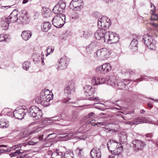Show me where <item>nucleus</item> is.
<instances>
[{
	"label": "nucleus",
	"mask_w": 158,
	"mask_h": 158,
	"mask_svg": "<svg viewBox=\"0 0 158 158\" xmlns=\"http://www.w3.org/2000/svg\"><path fill=\"white\" fill-rule=\"evenodd\" d=\"M117 79L113 76H107L106 78V83L107 84L114 87Z\"/></svg>",
	"instance_id": "obj_22"
},
{
	"label": "nucleus",
	"mask_w": 158,
	"mask_h": 158,
	"mask_svg": "<svg viewBox=\"0 0 158 158\" xmlns=\"http://www.w3.org/2000/svg\"><path fill=\"white\" fill-rule=\"evenodd\" d=\"M7 35H4V34H1L0 35V42L3 41H7L8 40V36Z\"/></svg>",
	"instance_id": "obj_38"
},
{
	"label": "nucleus",
	"mask_w": 158,
	"mask_h": 158,
	"mask_svg": "<svg viewBox=\"0 0 158 158\" xmlns=\"http://www.w3.org/2000/svg\"><path fill=\"white\" fill-rule=\"evenodd\" d=\"M77 118V115L76 114H74L72 117V121H75Z\"/></svg>",
	"instance_id": "obj_57"
},
{
	"label": "nucleus",
	"mask_w": 158,
	"mask_h": 158,
	"mask_svg": "<svg viewBox=\"0 0 158 158\" xmlns=\"http://www.w3.org/2000/svg\"><path fill=\"white\" fill-rule=\"evenodd\" d=\"M94 114L93 112H91L89 113L88 114L89 118L91 117L92 116H93Z\"/></svg>",
	"instance_id": "obj_63"
},
{
	"label": "nucleus",
	"mask_w": 158,
	"mask_h": 158,
	"mask_svg": "<svg viewBox=\"0 0 158 158\" xmlns=\"http://www.w3.org/2000/svg\"><path fill=\"white\" fill-rule=\"evenodd\" d=\"M96 71L98 73L104 72L102 65L101 66H98L96 68Z\"/></svg>",
	"instance_id": "obj_49"
},
{
	"label": "nucleus",
	"mask_w": 158,
	"mask_h": 158,
	"mask_svg": "<svg viewBox=\"0 0 158 158\" xmlns=\"http://www.w3.org/2000/svg\"><path fill=\"white\" fill-rule=\"evenodd\" d=\"M75 91L74 83L72 82H69L68 83V85L64 89V93L67 96H69Z\"/></svg>",
	"instance_id": "obj_17"
},
{
	"label": "nucleus",
	"mask_w": 158,
	"mask_h": 158,
	"mask_svg": "<svg viewBox=\"0 0 158 158\" xmlns=\"http://www.w3.org/2000/svg\"><path fill=\"white\" fill-rule=\"evenodd\" d=\"M137 40L136 39H133L131 42L129 47V48L133 50V51H135L138 50Z\"/></svg>",
	"instance_id": "obj_27"
},
{
	"label": "nucleus",
	"mask_w": 158,
	"mask_h": 158,
	"mask_svg": "<svg viewBox=\"0 0 158 158\" xmlns=\"http://www.w3.org/2000/svg\"><path fill=\"white\" fill-rule=\"evenodd\" d=\"M53 96L52 91L50 92L48 89H45L41 92L40 96L36 98L35 102L43 106H49L48 102L53 98Z\"/></svg>",
	"instance_id": "obj_1"
},
{
	"label": "nucleus",
	"mask_w": 158,
	"mask_h": 158,
	"mask_svg": "<svg viewBox=\"0 0 158 158\" xmlns=\"http://www.w3.org/2000/svg\"><path fill=\"white\" fill-rule=\"evenodd\" d=\"M15 147V145L12 147V149H14L15 151L11 153L10 154V155L11 157L16 156L18 155L22 154L23 152V151H21L22 150H20L21 147L20 146H18Z\"/></svg>",
	"instance_id": "obj_23"
},
{
	"label": "nucleus",
	"mask_w": 158,
	"mask_h": 158,
	"mask_svg": "<svg viewBox=\"0 0 158 158\" xmlns=\"http://www.w3.org/2000/svg\"><path fill=\"white\" fill-rule=\"evenodd\" d=\"M62 119H63V118H62L61 115H58L51 118L50 120L54 122L58 121H59Z\"/></svg>",
	"instance_id": "obj_37"
},
{
	"label": "nucleus",
	"mask_w": 158,
	"mask_h": 158,
	"mask_svg": "<svg viewBox=\"0 0 158 158\" xmlns=\"http://www.w3.org/2000/svg\"><path fill=\"white\" fill-rule=\"evenodd\" d=\"M143 40L144 44L150 49L153 50L155 49L156 42L152 36L148 34H145L143 36Z\"/></svg>",
	"instance_id": "obj_8"
},
{
	"label": "nucleus",
	"mask_w": 158,
	"mask_h": 158,
	"mask_svg": "<svg viewBox=\"0 0 158 158\" xmlns=\"http://www.w3.org/2000/svg\"><path fill=\"white\" fill-rule=\"evenodd\" d=\"M1 26L2 29L4 30H6L8 29L9 26V23L8 20H7L6 19L1 21Z\"/></svg>",
	"instance_id": "obj_31"
},
{
	"label": "nucleus",
	"mask_w": 158,
	"mask_h": 158,
	"mask_svg": "<svg viewBox=\"0 0 158 158\" xmlns=\"http://www.w3.org/2000/svg\"><path fill=\"white\" fill-rule=\"evenodd\" d=\"M145 135L147 137L151 138L153 136V135L152 133H149Z\"/></svg>",
	"instance_id": "obj_56"
},
{
	"label": "nucleus",
	"mask_w": 158,
	"mask_h": 158,
	"mask_svg": "<svg viewBox=\"0 0 158 158\" xmlns=\"http://www.w3.org/2000/svg\"><path fill=\"white\" fill-rule=\"evenodd\" d=\"M42 13L43 16L44 17H47L49 15L50 11L48 8L45 7H43Z\"/></svg>",
	"instance_id": "obj_32"
},
{
	"label": "nucleus",
	"mask_w": 158,
	"mask_h": 158,
	"mask_svg": "<svg viewBox=\"0 0 158 158\" xmlns=\"http://www.w3.org/2000/svg\"><path fill=\"white\" fill-rule=\"evenodd\" d=\"M113 152L116 155H118V157H119L120 156L123 157L122 155V153L123 152V147L120 146L119 147L115 149H114V150H113Z\"/></svg>",
	"instance_id": "obj_29"
},
{
	"label": "nucleus",
	"mask_w": 158,
	"mask_h": 158,
	"mask_svg": "<svg viewBox=\"0 0 158 158\" xmlns=\"http://www.w3.org/2000/svg\"><path fill=\"white\" fill-rule=\"evenodd\" d=\"M118 155H116L113 152H112L111 154L109 156L108 158H123V157L121 156L118 157Z\"/></svg>",
	"instance_id": "obj_50"
},
{
	"label": "nucleus",
	"mask_w": 158,
	"mask_h": 158,
	"mask_svg": "<svg viewBox=\"0 0 158 158\" xmlns=\"http://www.w3.org/2000/svg\"><path fill=\"white\" fill-rule=\"evenodd\" d=\"M84 94L87 97L86 99L88 100L98 101L99 100V97L94 98L92 94L96 92V89L89 85H86L84 87Z\"/></svg>",
	"instance_id": "obj_4"
},
{
	"label": "nucleus",
	"mask_w": 158,
	"mask_h": 158,
	"mask_svg": "<svg viewBox=\"0 0 158 158\" xmlns=\"http://www.w3.org/2000/svg\"><path fill=\"white\" fill-rule=\"evenodd\" d=\"M6 111H7V114L8 116L12 117L13 116V112L12 110L9 109H5Z\"/></svg>",
	"instance_id": "obj_48"
},
{
	"label": "nucleus",
	"mask_w": 158,
	"mask_h": 158,
	"mask_svg": "<svg viewBox=\"0 0 158 158\" xmlns=\"http://www.w3.org/2000/svg\"><path fill=\"white\" fill-rule=\"evenodd\" d=\"M111 24L110 19L106 16H103L98 19V25L99 28L105 29H108Z\"/></svg>",
	"instance_id": "obj_9"
},
{
	"label": "nucleus",
	"mask_w": 158,
	"mask_h": 158,
	"mask_svg": "<svg viewBox=\"0 0 158 158\" xmlns=\"http://www.w3.org/2000/svg\"><path fill=\"white\" fill-rule=\"evenodd\" d=\"M9 122L6 119L2 118L0 119V127L1 128H7L9 126Z\"/></svg>",
	"instance_id": "obj_28"
},
{
	"label": "nucleus",
	"mask_w": 158,
	"mask_h": 158,
	"mask_svg": "<svg viewBox=\"0 0 158 158\" xmlns=\"http://www.w3.org/2000/svg\"><path fill=\"white\" fill-rule=\"evenodd\" d=\"M106 42L110 44H115L119 41L118 35L116 33L108 31L106 37Z\"/></svg>",
	"instance_id": "obj_10"
},
{
	"label": "nucleus",
	"mask_w": 158,
	"mask_h": 158,
	"mask_svg": "<svg viewBox=\"0 0 158 158\" xmlns=\"http://www.w3.org/2000/svg\"><path fill=\"white\" fill-rule=\"evenodd\" d=\"M132 143L134 150L135 152L143 149L146 145L144 141L140 140H134L132 141Z\"/></svg>",
	"instance_id": "obj_11"
},
{
	"label": "nucleus",
	"mask_w": 158,
	"mask_h": 158,
	"mask_svg": "<svg viewBox=\"0 0 158 158\" xmlns=\"http://www.w3.org/2000/svg\"><path fill=\"white\" fill-rule=\"evenodd\" d=\"M108 130L109 131H113V129H110V128H106V127H104V131H106V130Z\"/></svg>",
	"instance_id": "obj_58"
},
{
	"label": "nucleus",
	"mask_w": 158,
	"mask_h": 158,
	"mask_svg": "<svg viewBox=\"0 0 158 158\" xmlns=\"http://www.w3.org/2000/svg\"><path fill=\"white\" fill-rule=\"evenodd\" d=\"M107 32L105 29L99 28L95 33V37L96 39L98 40L102 39L104 42H106V40L105 39Z\"/></svg>",
	"instance_id": "obj_12"
},
{
	"label": "nucleus",
	"mask_w": 158,
	"mask_h": 158,
	"mask_svg": "<svg viewBox=\"0 0 158 158\" xmlns=\"http://www.w3.org/2000/svg\"><path fill=\"white\" fill-rule=\"evenodd\" d=\"M27 109L25 106H20L13 111V116L15 118L22 119L27 112Z\"/></svg>",
	"instance_id": "obj_7"
},
{
	"label": "nucleus",
	"mask_w": 158,
	"mask_h": 158,
	"mask_svg": "<svg viewBox=\"0 0 158 158\" xmlns=\"http://www.w3.org/2000/svg\"><path fill=\"white\" fill-rule=\"evenodd\" d=\"M30 65L31 62L30 61H24L22 64V68L24 69L27 71L29 69Z\"/></svg>",
	"instance_id": "obj_36"
},
{
	"label": "nucleus",
	"mask_w": 158,
	"mask_h": 158,
	"mask_svg": "<svg viewBox=\"0 0 158 158\" xmlns=\"http://www.w3.org/2000/svg\"><path fill=\"white\" fill-rule=\"evenodd\" d=\"M97 46V44L94 42H92L88 45L86 48V52L88 54L91 53L93 50Z\"/></svg>",
	"instance_id": "obj_25"
},
{
	"label": "nucleus",
	"mask_w": 158,
	"mask_h": 158,
	"mask_svg": "<svg viewBox=\"0 0 158 158\" xmlns=\"http://www.w3.org/2000/svg\"><path fill=\"white\" fill-rule=\"evenodd\" d=\"M28 19L27 17L26 16H22L18 18V20L20 21L19 23L21 24L25 23L26 22V20Z\"/></svg>",
	"instance_id": "obj_41"
},
{
	"label": "nucleus",
	"mask_w": 158,
	"mask_h": 158,
	"mask_svg": "<svg viewBox=\"0 0 158 158\" xmlns=\"http://www.w3.org/2000/svg\"><path fill=\"white\" fill-rule=\"evenodd\" d=\"M111 51L106 48H102L98 50L94 53V57L96 59L104 60L107 59L111 54Z\"/></svg>",
	"instance_id": "obj_3"
},
{
	"label": "nucleus",
	"mask_w": 158,
	"mask_h": 158,
	"mask_svg": "<svg viewBox=\"0 0 158 158\" xmlns=\"http://www.w3.org/2000/svg\"><path fill=\"white\" fill-rule=\"evenodd\" d=\"M71 100V99L70 98H67V99H65L63 100V102L65 103H68V104H73L74 103L73 102H70Z\"/></svg>",
	"instance_id": "obj_51"
},
{
	"label": "nucleus",
	"mask_w": 158,
	"mask_h": 158,
	"mask_svg": "<svg viewBox=\"0 0 158 158\" xmlns=\"http://www.w3.org/2000/svg\"><path fill=\"white\" fill-rule=\"evenodd\" d=\"M69 59L66 56H63L58 60L59 65L57 67L58 70H61L65 68L69 63Z\"/></svg>",
	"instance_id": "obj_14"
},
{
	"label": "nucleus",
	"mask_w": 158,
	"mask_h": 158,
	"mask_svg": "<svg viewBox=\"0 0 158 158\" xmlns=\"http://www.w3.org/2000/svg\"><path fill=\"white\" fill-rule=\"evenodd\" d=\"M83 149V148H77L75 151V152L78 156H81L82 154L83 153V152L82 151Z\"/></svg>",
	"instance_id": "obj_44"
},
{
	"label": "nucleus",
	"mask_w": 158,
	"mask_h": 158,
	"mask_svg": "<svg viewBox=\"0 0 158 158\" xmlns=\"http://www.w3.org/2000/svg\"><path fill=\"white\" fill-rule=\"evenodd\" d=\"M18 19V12L15 10L12 11L8 17L7 20L8 22L14 23L17 22Z\"/></svg>",
	"instance_id": "obj_19"
},
{
	"label": "nucleus",
	"mask_w": 158,
	"mask_h": 158,
	"mask_svg": "<svg viewBox=\"0 0 158 158\" xmlns=\"http://www.w3.org/2000/svg\"><path fill=\"white\" fill-rule=\"evenodd\" d=\"M37 133L35 135V138H38L39 140L40 141L42 139H48L51 140L54 139L56 136V134L55 133H52L48 135H47L46 131L44 129L43 127H37L35 128L34 131L32 132H30L29 135Z\"/></svg>",
	"instance_id": "obj_2"
},
{
	"label": "nucleus",
	"mask_w": 158,
	"mask_h": 158,
	"mask_svg": "<svg viewBox=\"0 0 158 158\" xmlns=\"http://www.w3.org/2000/svg\"><path fill=\"white\" fill-rule=\"evenodd\" d=\"M116 106H118V107H119V108L112 107H111L110 109H112V110H114V109H117V110H121V107L120 106H119V105H116Z\"/></svg>",
	"instance_id": "obj_59"
},
{
	"label": "nucleus",
	"mask_w": 158,
	"mask_h": 158,
	"mask_svg": "<svg viewBox=\"0 0 158 158\" xmlns=\"http://www.w3.org/2000/svg\"><path fill=\"white\" fill-rule=\"evenodd\" d=\"M28 114L31 117L35 118L36 120L41 118L43 115L41 110L35 106H32L29 108Z\"/></svg>",
	"instance_id": "obj_6"
},
{
	"label": "nucleus",
	"mask_w": 158,
	"mask_h": 158,
	"mask_svg": "<svg viewBox=\"0 0 158 158\" xmlns=\"http://www.w3.org/2000/svg\"><path fill=\"white\" fill-rule=\"evenodd\" d=\"M37 143V142H35L30 140L29 141L28 144L30 145H34V144H36Z\"/></svg>",
	"instance_id": "obj_54"
},
{
	"label": "nucleus",
	"mask_w": 158,
	"mask_h": 158,
	"mask_svg": "<svg viewBox=\"0 0 158 158\" xmlns=\"http://www.w3.org/2000/svg\"><path fill=\"white\" fill-rule=\"evenodd\" d=\"M127 137V134L125 132H123L121 134L120 139L123 141H125Z\"/></svg>",
	"instance_id": "obj_46"
},
{
	"label": "nucleus",
	"mask_w": 158,
	"mask_h": 158,
	"mask_svg": "<svg viewBox=\"0 0 158 158\" xmlns=\"http://www.w3.org/2000/svg\"><path fill=\"white\" fill-rule=\"evenodd\" d=\"M126 75H128L130 76L131 75L133 74V72L130 69H127L126 70Z\"/></svg>",
	"instance_id": "obj_52"
},
{
	"label": "nucleus",
	"mask_w": 158,
	"mask_h": 158,
	"mask_svg": "<svg viewBox=\"0 0 158 158\" xmlns=\"http://www.w3.org/2000/svg\"><path fill=\"white\" fill-rule=\"evenodd\" d=\"M31 32L29 31H24L22 32L21 36L25 41L28 40L32 36Z\"/></svg>",
	"instance_id": "obj_24"
},
{
	"label": "nucleus",
	"mask_w": 158,
	"mask_h": 158,
	"mask_svg": "<svg viewBox=\"0 0 158 158\" xmlns=\"http://www.w3.org/2000/svg\"><path fill=\"white\" fill-rule=\"evenodd\" d=\"M104 72L105 73L110 72L111 69V66L109 63H106L102 64Z\"/></svg>",
	"instance_id": "obj_33"
},
{
	"label": "nucleus",
	"mask_w": 158,
	"mask_h": 158,
	"mask_svg": "<svg viewBox=\"0 0 158 158\" xmlns=\"http://www.w3.org/2000/svg\"><path fill=\"white\" fill-rule=\"evenodd\" d=\"M156 8L155 6L151 3V11L152 13H154L156 11Z\"/></svg>",
	"instance_id": "obj_53"
},
{
	"label": "nucleus",
	"mask_w": 158,
	"mask_h": 158,
	"mask_svg": "<svg viewBox=\"0 0 158 158\" xmlns=\"http://www.w3.org/2000/svg\"><path fill=\"white\" fill-rule=\"evenodd\" d=\"M123 81H124V82L120 80L117 79L114 87L118 89H123L127 85L130 83L129 80L125 79H123Z\"/></svg>",
	"instance_id": "obj_16"
},
{
	"label": "nucleus",
	"mask_w": 158,
	"mask_h": 158,
	"mask_svg": "<svg viewBox=\"0 0 158 158\" xmlns=\"http://www.w3.org/2000/svg\"><path fill=\"white\" fill-rule=\"evenodd\" d=\"M73 135V134H68L66 133L62 135L61 136V138L65 139V140H68L70 139L71 138V136Z\"/></svg>",
	"instance_id": "obj_43"
},
{
	"label": "nucleus",
	"mask_w": 158,
	"mask_h": 158,
	"mask_svg": "<svg viewBox=\"0 0 158 158\" xmlns=\"http://www.w3.org/2000/svg\"><path fill=\"white\" fill-rule=\"evenodd\" d=\"M79 17L78 16V15L72 17V19H73L74 20L77 19H79Z\"/></svg>",
	"instance_id": "obj_64"
},
{
	"label": "nucleus",
	"mask_w": 158,
	"mask_h": 158,
	"mask_svg": "<svg viewBox=\"0 0 158 158\" xmlns=\"http://www.w3.org/2000/svg\"><path fill=\"white\" fill-rule=\"evenodd\" d=\"M150 24L154 27H156L158 26V23L156 24L154 23H151Z\"/></svg>",
	"instance_id": "obj_61"
},
{
	"label": "nucleus",
	"mask_w": 158,
	"mask_h": 158,
	"mask_svg": "<svg viewBox=\"0 0 158 158\" xmlns=\"http://www.w3.org/2000/svg\"><path fill=\"white\" fill-rule=\"evenodd\" d=\"M51 24L49 22H44L41 26V28L43 31L47 32L51 28Z\"/></svg>",
	"instance_id": "obj_26"
},
{
	"label": "nucleus",
	"mask_w": 158,
	"mask_h": 158,
	"mask_svg": "<svg viewBox=\"0 0 158 158\" xmlns=\"http://www.w3.org/2000/svg\"><path fill=\"white\" fill-rule=\"evenodd\" d=\"M83 4L82 0H72L70 4L69 7L70 9L77 11L82 8Z\"/></svg>",
	"instance_id": "obj_13"
},
{
	"label": "nucleus",
	"mask_w": 158,
	"mask_h": 158,
	"mask_svg": "<svg viewBox=\"0 0 158 158\" xmlns=\"http://www.w3.org/2000/svg\"><path fill=\"white\" fill-rule=\"evenodd\" d=\"M139 119L140 120L135 121V123L131 124L132 125L138 124L140 123H149L150 120L149 118L147 119L146 118H144L143 117H139Z\"/></svg>",
	"instance_id": "obj_30"
},
{
	"label": "nucleus",
	"mask_w": 158,
	"mask_h": 158,
	"mask_svg": "<svg viewBox=\"0 0 158 158\" xmlns=\"http://www.w3.org/2000/svg\"><path fill=\"white\" fill-rule=\"evenodd\" d=\"M151 16L150 18L151 21H157L158 20V15L154 13H151Z\"/></svg>",
	"instance_id": "obj_45"
},
{
	"label": "nucleus",
	"mask_w": 158,
	"mask_h": 158,
	"mask_svg": "<svg viewBox=\"0 0 158 158\" xmlns=\"http://www.w3.org/2000/svg\"><path fill=\"white\" fill-rule=\"evenodd\" d=\"M63 158H74L73 156V153L71 152H66L64 154Z\"/></svg>",
	"instance_id": "obj_42"
},
{
	"label": "nucleus",
	"mask_w": 158,
	"mask_h": 158,
	"mask_svg": "<svg viewBox=\"0 0 158 158\" xmlns=\"http://www.w3.org/2000/svg\"><path fill=\"white\" fill-rule=\"evenodd\" d=\"M62 153L61 152L59 153L54 152L52 155V158H62Z\"/></svg>",
	"instance_id": "obj_40"
},
{
	"label": "nucleus",
	"mask_w": 158,
	"mask_h": 158,
	"mask_svg": "<svg viewBox=\"0 0 158 158\" xmlns=\"http://www.w3.org/2000/svg\"><path fill=\"white\" fill-rule=\"evenodd\" d=\"M65 16L63 14H60L55 16L52 19V23L57 28L62 27L65 23Z\"/></svg>",
	"instance_id": "obj_5"
},
{
	"label": "nucleus",
	"mask_w": 158,
	"mask_h": 158,
	"mask_svg": "<svg viewBox=\"0 0 158 158\" xmlns=\"http://www.w3.org/2000/svg\"><path fill=\"white\" fill-rule=\"evenodd\" d=\"M148 106L149 108H152L153 107L152 104L150 103H148Z\"/></svg>",
	"instance_id": "obj_62"
},
{
	"label": "nucleus",
	"mask_w": 158,
	"mask_h": 158,
	"mask_svg": "<svg viewBox=\"0 0 158 158\" xmlns=\"http://www.w3.org/2000/svg\"><path fill=\"white\" fill-rule=\"evenodd\" d=\"M90 154L92 158H101V151L98 148H93L91 150Z\"/></svg>",
	"instance_id": "obj_18"
},
{
	"label": "nucleus",
	"mask_w": 158,
	"mask_h": 158,
	"mask_svg": "<svg viewBox=\"0 0 158 158\" xmlns=\"http://www.w3.org/2000/svg\"><path fill=\"white\" fill-rule=\"evenodd\" d=\"M118 143L117 142L113 140H109L107 143V146L108 150L111 152H113L115 148L117 146V144Z\"/></svg>",
	"instance_id": "obj_21"
},
{
	"label": "nucleus",
	"mask_w": 158,
	"mask_h": 158,
	"mask_svg": "<svg viewBox=\"0 0 158 158\" xmlns=\"http://www.w3.org/2000/svg\"><path fill=\"white\" fill-rule=\"evenodd\" d=\"M32 58L34 62L36 63L38 61H40L42 60L43 58L40 57L39 54H33L32 56Z\"/></svg>",
	"instance_id": "obj_35"
},
{
	"label": "nucleus",
	"mask_w": 158,
	"mask_h": 158,
	"mask_svg": "<svg viewBox=\"0 0 158 158\" xmlns=\"http://www.w3.org/2000/svg\"><path fill=\"white\" fill-rule=\"evenodd\" d=\"M92 82L94 85H99L106 83V80L104 78H101L100 77H93Z\"/></svg>",
	"instance_id": "obj_20"
},
{
	"label": "nucleus",
	"mask_w": 158,
	"mask_h": 158,
	"mask_svg": "<svg viewBox=\"0 0 158 158\" xmlns=\"http://www.w3.org/2000/svg\"><path fill=\"white\" fill-rule=\"evenodd\" d=\"M8 151L7 149H1L0 150V155L4 152H7Z\"/></svg>",
	"instance_id": "obj_55"
},
{
	"label": "nucleus",
	"mask_w": 158,
	"mask_h": 158,
	"mask_svg": "<svg viewBox=\"0 0 158 158\" xmlns=\"http://www.w3.org/2000/svg\"><path fill=\"white\" fill-rule=\"evenodd\" d=\"M66 6V4L64 2L59 3L54 7L52 9V11L55 14H60L63 12Z\"/></svg>",
	"instance_id": "obj_15"
},
{
	"label": "nucleus",
	"mask_w": 158,
	"mask_h": 158,
	"mask_svg": "<svg viewBox=\"0 0 158 158\" xmlns=\"http://www.w3.org/2000/svg\"><path fill=\"white\" fill-rule=\"evenodd\" d=\"M124 123L126 124H130L131 125H133L131 124L133 123H135V121L134 122H124Z\"/></svg>",
	"instance_id": "obj_60"
},
{
	"label": "nucleus",
	"mask_w": 158,
	"mask_h": 158,
	"mask_svg": "<svg viewBox=\"0 0 158 158\" xmlns=\"http://www.w3.org/2000/svg\"><path fill=\"white\" fill-rule=\"evenodd\" d=\"M151 79V77H148L146 76H142L139 79H138L136 80V81L137 82H139L143 80L146 81H148L149 79Z\"/></svg>",
	"instance_id": "obj_39"
},
{
	"label": "nucleus",
	"mask_w": 158,
	"mask_h": 158,
	"mask_svg": "<svg viewBox=\"0 0 158 158\" xmlns=\"http://www.w3.org/2000/svg\"><path fill=\"white\" fill-rule=\"evenodd\" d=\"M81 34L80 37H84L85 38H87L92 35L91 32L88 31H82L81 32Z\"/></svg>",
	"instance_id": "obj_34"
},
{
	"label": "nucleus",
	"mask_w": 158,
	"mask_h": 158,
	"mask_svg": "<svg viewBox=\"0 0 158 158\" xmlns=\"http://www.w3.org/2000/svg\"><path fill=\"white\" fill-rule=\"evenodd\" d=\"M54 48L52 47H48L47 48L46 51L47 54H46V56H47L51 53H52L54 51Z\"/></svg>",
	"instance_id": "obj_47"
}]
</instances>
